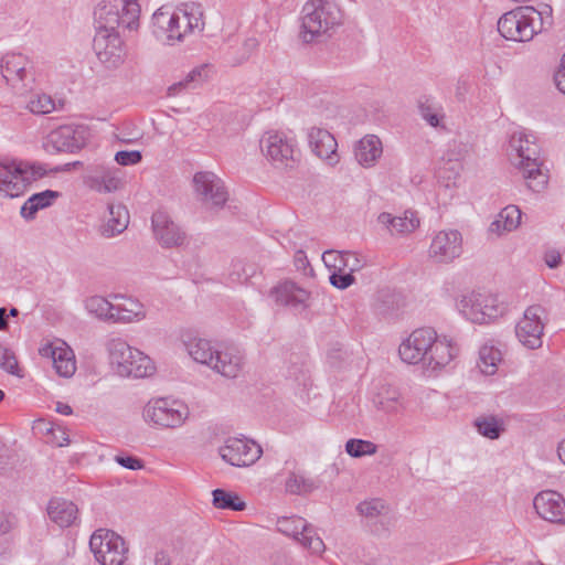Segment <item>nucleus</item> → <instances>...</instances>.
<instances>
[{
	"instance_id": "1",
	"label": "nucleus",
	"mask_w": 565,
	"mask_h": 565,
	"mask_svg": "<svg viewBox=\"0 0 565 565\" xmlns=\"http://www.w3.org/2000/svg\"><path fill=\"white\" fill-rule=\"evenodd\" d=\"M552 25L553 9L542 3L539 9L525 6L504 13L498 21V31L507 40L527 42Z\"/></svg>"
},
{
	"instance_id": "2",
	"label": "nucleus",
	"mask_w": 565,
	"mask_h": 565,
	"mask_svg": "<svg viewBox=\"0 0 565 565\" xmlns=\"http://www.w3.org/2000/svg\"><path fill=\"white\" fill-rule=\"evenodd\" d=\"M342 24V12L332 0H308L301 10V30L303 43L321 42L330 38Z\"/></svg>"
},
{
	"instance_id": "3",
	"label": "nucleus",
	"mask_w": 565,
	"mask_h": 565,
	"mask_svg": "<svg viewBox=\"0 0 565 565\" xmlns=\"http://www.w3.org/2000/svg\"><path fill=\"white\" fill-rule=\"evenodd\" d=\"M509 156L512 163L522 171L526 185L533 192H541L548 182V177L541 169L540 147L534 137L524 131H515L510 137Z\"/></svg>"
},
{
	"instance_id": "4",
	"label": "nucleus",
	"mask_w": 565,
	"mask_h": 565,
	"mask_svg": "<svg viewBox=\"0 0 565 565\" xmlns=\"http://www.w3.org/2000/svg\"><path fill=\"white\" fill-rule=\"evenodd\" d=\"M106 349L111 365L120 376L146 377L154 371L150 358L121 338L109 339Z\"/></svg>"
},
{
	"instance_id": "5",
	"label": "nucleus",
	"mask_w": 565,
	"mask_h": 565,
	"mask_svg": "<svg viewBox=\"0 0 565 565\" xmlns=\"http://www.w3.org/2000/svg\"><path fill=\"white\" fill-rule=\"evenodd\" d=\"M189 407L179 399L158 397L150 399L142 409L147 424L158 429H177L189 418Z\"/></svg>"
},
{
	"instance_id": "6",
	"label": "nucleus",
	"mask_w": 565,
	"mask_h": 565,
	"mask_svg": "<svg viewBox=\"0 0 565 565\" xmlns=\"http://www.w3.org/2000/svg\"><path fill=\"white\" fill-rule=\"evenodd\" d=\"M457 308L467 320L478 324L494 321L503 316L505 310L497 296L476 290L461 295L457 301Z\"/></svg>"
},
{
	"instance_id": "7",
	"label": "nucleus",
	"mask_w": 565,
	"mask_h": 565,
	"mask_svg": "<svg viewBox=\"0 0 565 565\" xmlns=\"http://www.w3.org/2000/svg\"><path fill=\"white\" fill-rule=\"evenodd\" d=\"M89 547L100 565H122L127 559L126 542L110 530H96L90 536Z\"/></svg>"
},
{
	"instance_id": "8",
	"label": "nucleus",
	"mask_w": 565,
	"mask_h": 565,
	"mask_svg": "<svg viewBox=\"0 0 565 565\" xmlns=\"http://www.w3.org/2000/svg\"><path fill=\"white\" fill-rule=\"evenodd\" d=\"M196 199L207 211L217 212L228 200V192L221 178L211 171H200L193 177Z\"/></svg>"
},
{
	"instance_id": "9",
	"label": "nucleus",
	"mask_w": 565,
	"mask_h": 565,
	"mask_svg": "<svg viewBox=\"0 0 565 565\" xmlns=\"http://www.w3.org/2000/svg\"><path fill=\"white\" fill-rule=\"evenodd\" d=\"M548 315L541 305L527 307L523 317L515 326V334L519 341L527 349L535 350L543 344V333Z\"/></svg>"
},
{
	"instance_id": "10",
	"label": "nucleus",
	"mask_w": 565,
	"mask_h": 565,
	"mask_svg": "<svg viewBox=\"0 0 565 565\" xmlns=\"http://www.w3.org/2000/svg\"><path fill=\"white\" fill-rule=\"evenodd\" d=\"M89 139V130L83 125H64L52 130L45 138L44 149L50 152L74 153L84 148Z\"/></svg>"
},
{
	"instance_id": "11",
	"label": "nucleus",
	"mask_w": 565,
	"mask_h": 565,
	"mask_svg": "<svg viewBox=\"0 0 565 565\" xmlns=\"http://www.w3.org/2000/svg\"><path fill=\"white\" fill-rule=\"evenodd\" d=\"M260 149L276 167L292 168L296 162V141L282 132H266L260 139Z\"/></svg>"
},
{
	"instance_id": "12",
	"label": "nucleus",
	"mask_w": 565,
	"mask_h": 565,
	"mask_svg": "<svg viewBox=\"0 0 565 565\" xmlns=\"http://www.w3.org/2000/svg\"><path fill=\"white\" fill-rule=\"evenodd\" d=\"M277 530L287 536H291L312 553L319 554L324 551V543L321 537L317 535L313 526L301 516L279 518Z\"/></svg>"
},
{
	"instance_id": "13",
	"label": "nucleus",
	"mask_w": 565,
	"mask_h": 565,
	"mask_svg": "<svg viewBox=\"0 0 565 565\" xmlns=\"http://www.w3.org/2000/svg\"><path fill=\"white\" fill-rule=\"evenodd\" d=\"M218 454L231 466L249 467L260 458L263 449L254 440L230 437L220 447Z\"/></svg>"
},
{
	"instance_id": "14",
	"label": "nucleus",
	"mask_w": 565,
	"mask_h": 565,
	"mask_svg": "<svg viewBox=\"0 0 565 565\" xmlns=\"http://www.w3.org/2000/svg\"><path fill=\"white\" fill-rule=\"evenodd\" d=\"M180 23L185 28L191 26V22L186 20V12L159 8L152 15L153 34L169 45L181 42Z\"/></svg>"
},
{
	"instance_id": "15",
	"label": "nucleus",
	"mask_w": 565,
	"mask_h": 565,
	"mask_svg": "<svg viewBox=\"0 0 565 565\" xmlns=\"http://www.w3.org/2000/svg\"><path fill=\"white\" fill-rule=\"evenodd\" d=\"M435 330L431 328H419L414 330L398 348V354L407 364L425 365L429 345L434 343Z\"/></svg>"
},
{
	"instance_id": "16",
	"label": "nucleus",
	"mask_w": 565,
	"mask_h": 565,
	"mask_svg": "<svg viewBox=\"0 0 565 565\" xmlns=\"http://www.w3.org/2000/svg\"><path fill=\"white\" fill-rule=\"evenodd\" d=\"M152 231L157 242L163 248L183 247L189 238L185 231L168 213L157 211L151 217Z\"/></svg>"
},
{
	"instance_id": "17",
	"label": "nucleus",
	"mask_w": 565,
	"mask_h": 565,
	"mask_svg": "<svg viewBox=\"0 0 565 565\" xmlns=\"http://www.w3.org/2000/svg\"><path fill=\"white\" fill-rule=\"evenodd\" d=\"M93 49L97 58L107 68H116L124 62V43L118 32L97 31L93 40Z\"/></svg>"
},
{
	"instance_id": "18",
	"label": "nucleus",
	"mask_w": 565,
	"mask_h": 565,
	"mask_svg": "<svg viewBox=\"0 0 565 565\" xmlns=\"http://www.w3.org/2000/svg\"><path fill=\"white\" fill-rule=\"evenodd\" d=\"M462 254V236L457 230L438 232L430 243L429 257L441 264L451 263Z\"/></svg>"
},
{
	"instance_id": "19",
	"label": "nucleus",
	"mask_w": 565,
	"mask_h": 565,
	"mask_svg": "<svg viewBox=\"0 0 565 565\" xmlns=\"http://www.w3.org/2000/svg\"><path fill=\"white\" fill-rule=\"evenodd\" d=\"M533 505L540 518L554 524H565V499L554 490H544L534 497Z\"/></svg>"
},
{
	"instance_id": "20",
	"label": "nucleus",
	"mask_w": 565,
	"mask_h": 565,
	"mask_svg": "<svg viewBox=\"0 0 565 565\" xmlns=\"http://www.w3.org/2000/svg\"><path fill=\"white\" fill-rule=\"evenodd\" d=\"M42 358L51 359L55 372L62 377H71L76 371L73 350L65 342L46 343L39 349Z\"/></svg>"
},
{
	"instance_id": "21",
	"label": "nucleus",
	"mask_w": 565,
	"mask_h": 565,
	"mask_svg": "<svg viewBox=\"0 0 565 565\" xmlns=\"http://www.w3.org/2000/svg\"><path fill=\"white\" fill-rule=\"evenodd\" d=\"M244 365V353L235 347H227L224 350H217L211 369L224 377L236 379Z\"/></svg>"
},
{
	"instance_id": "22",
	"label": "nucleus",
	"mask_w": 565,
	"mask_h": 565,
	"mask_svg": "<svg viewBox=\"0 0 565 565\" xmlns=\"http://www.w3.org/2000/svg\"><path fill=\"white\" fill-rule=\"evenodd\" d=\"M308 141L317 157L327 160L331 166L339 161L337 140L327 129L312 127L308 132Z\"/></svg>"
},
{
	"instance_id": "23",
	"label": "nucleus",
	"mask_w": 565,
	"mask_h": 565,
	"mask_svg": "<svg viewBox=\"0 0 565 565\" xmlns=\"http://www.w3.org/2000/svg\"><path fill=\"white\" fill-rule=\"evenodd\" d=\"M94 20L96 32L102 30H107L109 33L117 32L119 26L127 29L124 22V10L115 0L99 2L94 11Z\"/></svg>"
},
{
	"instance_id": "24",
	"label": "nucleus",
	"mask_w": 565,
	"mask_h": 565,
	"mask_svg": "<svg viewBox=\"0 0 565 565\" xmlns=\"http://www.w3.org/2000/svg\"><path fill=\"white\" fill-rule=\"evenodd\" d=\"M118 170L104 164L93 166L87 177L88 185L99 193H110L121 186Z\"/></svg>"
},
{
	"instance_id": "25",
	"label": "nucleus",
	"mask_w": 565,
	"mask_h": 565,
	"mask_svg": "<svg viewBox=\"0 0 565 565\" xmlns=\"http://www.w3.org/2000/svg\"><path fill=\"white\" fill-rule=\"evenodd\" d=\"M372 404L386 415H396L405 408L399 390L390 384L380 385L372 396Z\"/></svg>"
},
{
	"instance_id": "26",
	"label": "nucleus",
	"mask_w": 565,
	"mask_h": 565,
	"mask_svg": "<svg viewBox=\"0 0 565 565\" xmlns=\"http://www.w3.org/2000/svg\"><path fill=\"white\" fill-rule=\"evenodd\" d=\"M458 349L446 337L438 338L435 332V340L429 345L428 355L425 362V367L430 370L441 369L448 365L457 355Z\"/></svg>"
},
{
	"instance_id": "27",
	"label": "nucleus",
	"mask_w": 565,
	"mask_h": 565,
	"mask_svg": "<svg viewBox=\"0 0 565 565\" xmlns=\"http://www.w3.org/2000/svg\"><path fill=\"white\" fill-rule=\"evenodd\" d=\"M0 178V194L8 198H15L21 195L26 186L29 178L21 166L12 163L11 166H3Z\"/></svg>"
},
{
	"instance_id": "28",
	"label": "nucleus",
	"mask_w": 565,
	"mask_h": 565,
	"mask_svg": "<svg viewBox=\"0 0 565 565\" xmlns=\"http://www.w3.org/2000/svg\"><path fill=\"white\" fill-rule=\"evenodd\" d=\"M382 152V142L375 135H366L354 147L355 159L364 168L373 167Z\"/></svg>"
},
{
	"instance_id": "29",
	"label": "nucleus",
	"mask_w": 565,
	"mask_h": 565,
	"mask_svg": "<svg viewBox=\"0 0 565 565\" xmlns=\"http://www.w3.org/2000/svg\"><path fill=\"white\" fill-rule=\"evenodd\" d=\"M109 216L100 226L103 237L111 238L121 234L129 224V212L122 204H108Z\"/></svg>"
},
{
	"instance_id": "30",
	"label": "nucleus",
	"mask_w": 565,
	"mask_h": 565,
	"mask_svg": "<svg viewBox=\"0 0 565 565\" xmlns=\"http://www.w3.org/2000/svg\"><path fill=\"white\" fill-rule=\"evenodd\" d=\"M377 222L390 230L391 234H409L419 226V220L414 212H405L404 216H393L383 212L379 215Z\"/></svg>"
},
{
	"instance_id": "31",
	"label": "nucleus",
	"mask_w": 565,
	"mask_h": 565,
	"mask_svg": "<svg viewBox=\"0 0 565 565\" xmlns=\"http://www.w3.org/2000/svg\"><path fill=\"white\" fill-rule=\"evenodd\" d=\"M271 294L276 302L284 306H305L309 299V292L306 289L288 280L275 287Z\"/></svg>"
},
{
	"instance_id": "32",
	"label": "nucleus",
	"mask_w": 565,
	"mask_h": 565,
	"mask_svg": "<svg viewBox=\"0 0 565 565\" xmlns=\"http://www.w3.org/2000/svg\"><path fill=\"white\" fill-rule=\"evenodd\" d=\"M77 507L64 499H52L47 505L50 519L61 527L71 526L77 519Z\"/></svg>"
},
{
	"instance_id": "33",
	"label": "nucleus",
	"mask_w": 565,
	"mask_h": 565,
	"mask_svg": "<svg viewBox=\"0 0 565 565\" xmlns=\"http://www.w3.org/2000/svg\"><path fill=\"white\" fill-rule=\"evenodd\" d=\"M26 57L22 54H7L1 60V73L8 84L15 85L26 76Z\"/></svg>"
},
{
	"instance_id": "34",
	"label": "nucleus",
	"mask_w": 565,
	"mask_h": 565,
	"mask_svg": "<svg viewBox=\"0 0 565 565\" xmlns=\"http://www.w3.org/2000/svg\"><path fill=\"white\" fill-rule=\"evenodd\" d=\"M58 195V192L52 190H45L33 194L21 207L22 217L25 220H33L38 211L50 206Z\"/></svg>"
},
{
	"instance_id": "35",
	"label": "nucleus",
	"mask_w": 565,
	"mask_h": 565,
	"mask_svg": "<svg viewBox=\"0 0 565 565\" xmlns=\"http://www.w3.org/2000/svg\"><path fill=\"white\" fill-rule=\"evenodd\" d=\"M186 350L190 356L198 363L211 367L214 356L217 352L209 340L192 339L186 343Z\"/></svg>"
},
{
	"instance_id": "36",
	"label": "nucleus",
	"mask_w": 565,
	"mask_h": 565,
	"mask_svg": "<svg viewBox=\"0 0 565 565\" xmlns=\"http://www.w3.org/2000/svg\"><path fill=\"white\" fill-rule=\"evenodd\" d=\"M318 482L298 472H290L285 482L287 493L296 495H307L318 489Z\"/></svg>"
},
{
	"instance_id": "37",
	"label": "nucleus",
	"mask_w": 565,
	"mask_h": 565,
	"mask_svg": "<svg viewBox=\"0 0 565 565\" xmlns=\"http://www.w3.org/2000/svg\"><path fill=\"white\" fill-rule=\"evenodd\" d=\"M146 318L143 305L137 300H130L129 307L115 306L113 322L131 323Z\"/></svg>"
},
{
	"instance_id": "38",
	"label": "nucleus",
	"mask_w": 565,
	"mask_h": 565,
	"mask_svg": "<svg viewBox=\"0 0 565 565\" xmlns=\"http://www.w3.org/2000/svg\"><path fill=\"white\" fill-rule=\"evenodd\" d=\"M501 351L493 345L484 344L479 351L480 371L486 375H493L498 370V363L501 361Z\"/></svg>"
},
{
	"instance_id": "39",
	"label": "nucleus",
	"mask_w": 565,
	"mask_h": 565,
	"mask_svg": "<svg viewBox=\"0 0 565 565\" xmlns=\"http://www.w3.org/2000/svg\"><path fill=\"white\" fill-rule=\"evenodd\" d=\"M87 311L97 318L111 321L114 318L115 305L102 296H92L85 300Z\"/></svg>"
},
{
	"instance_id": "40",
	"label": "nucleus",
	"mask_w": 565,
	"mask_h": 565,
	"mask_svg": "<svg viewBox=\"0 0 565 565\" xmlns=\"http://www.w3.org/2000/svg\"><path fill=\"white\" fill-rule=\"evenodd\" d=\"M213 504L217 509L243 511L246 508L245 502L236 494L223 489H215L212 492Z\"/></svg>"
},
{
	"instance_id": "41",
	"label": "nucleus",
	"mask_w": 565,
	"mask_h": 565,
	"mask_svg": "<svg viewBox=\"0 0 565 565\" xmlns=\"http://www.w3.org/2000/svg\"><path fill=\"white\" fill-rule=\"evenodd\" d=\"M419 114L422 118L431 127L439 128L444 127L445 113L443 107L430 99H426L425 102H420Z\"/></svg>"
},
{
	"instance_id": "42",
	"label": "nucleus",
	"mask_w": 565,
	"mask_h": 565,
	"mask_svg": "<svg viewBox=\"0 0 565 565\" xmlns=\"http://www.w3.org/2000/svg\"><path fill=\"white\" fill-rule=\"evenodd\" d=\"M478 433L489 439H497L503 431L502 423L494 416H480L475 420Z\"/></svg>"
},
{
	"instance_id": "43",
	"label": "nucleus",
	"mask_w": 565,
	"mask_h": 565,
	"mask_svg": "<svg viewBox=\"0 0 565 565\" xmlns=\"http://www.w3.org/2000/svg\"><path fill=\"white\" fill-rule=\"evenodd\" d=\"M182 12H186V20L191 22V26L185 28L183 23H180L181 41L186 36V34L192 33L195 30L201 32L204 29L203 11L201 6L192 4L182 10Z\"/></svg>"
},
{
	"instance_id": "44",
	"label": "nucleus",
	"mask_w": 565,
	"mask_h": 565,
	"mask_svg": "<svg viewBox=\"0 0 565 565\" xmlns=\"http://www.w3.org/2000/svg\"><path fill=\"white\" fill-rule=\"evenodd\" d=\"M124 10V22L128 30H135L139 25L140 6L138 0H115Z\"/></svg>"
},
{
	"instance_id": "45",
	"label": "nucleus",
	"mask_w": 565,
	"mask_h": 565,
	"mask_svg": "<svg viewBox=\"0 0 565 565\" xmlns=\"http://www.w3.org/2000/svg\"><path fill=\"white\" fill-rule=\"evenodd\" d=\"M376 450L377 446L369 440L349 439L345 444V451L353 458L374 455Z\"/></svg>"
},
{
	"instance_id": "46",
	"label": "nucleus",
	"mask_w": 565,
	"mask_h": 565,
	"mask_svg": "<svg viewBox=\"0 0 565 565\" xmlns=\"http://www.w3.org/2000/svg\"><path fill=\"white\" fill-rule=\"evenodd\" d=\"M359 513L367 519H375L388 511L387 505L382 499L365 500L356 507Z\"/></svg>"
},
{
	"instance_id": "47",
	"label": "nucleus",
	"mask_w": 565,
	"mask_h": 565,
	"mask_svg": "<svg viewBox=\"0 0 565 565\" xmlns=\"http://www.w3.org/2000/svg\"><path fill=\"white\" fill-rule=\"evenodd\" d=\"M499 215L503 220V230L511 232L520 225L522 213L518 206L508 205L499 213Z\"/></svg>"
},
{
	"instance_id": "48",
	"label": "nucleus",
	"mask_w": 565,
	"mask_h": 565,
	"mask_svg": "<svg viewBox=\"0 0 565 565\" xmlns=\"http://www.w3.org/2000/svg\"><path fill=\"white\" fill-rule=\"evenodd\" d=\"M0 367L12 375L19 374L18 361L13 351L2 343H0Z\"/></svg>"
},
{
	"instance_id": "49",
	"label": "nucleus",
	"mask_w": 565,
	"mask_h": 565,
	"mask_svg": "<svg viewBox=\"0 0 565 565\" xmlns=\"http://www.w3.org/2000/svg\"><path fill=\"white\" fill-rule=\"evenodd\" d=\"M28 107L34 114H49L55 108V105L51 96L42 94L32 97Z\"/></svg>"
},
{
	"instance_id": "50",
	"label": "nucleus",
	"mask_w": 565,
	"mask_h": 565,
	"mask_svg": "<svg viewBox=\"0 0 565 565\" xmlns=\"http://www.w3.org/2000/svg\"><path fill=\"white\" fill-rule=\"evenodd\" d=\"M345 254L347 252H338V250H326L322 254V260L324 265L335 270H345Z\"/></svg>"
},
{
	"instance_id": "51",
	"label": "nucleus",
	"mask_w": 565,
	"mask_h": 565,
	"mask_svg": "<svg viewBox=\"0 0 565 565\" xmlns=\"http://www.w3.org/2000/svg\"><path fill=\"white\" fill-rule=\"evenodd\" d=\"M256 273L253 265H245L242 262H235L232 265L231 277L235 281H247Z\"/></svg>"
},
{
	"instance_id": "52",
	"label": "nucleus",
	"mask_w": 565,
	"mask_h": 565,
	"mask_svg": "<svg viewBox=\"0 0 565 565\" xmlns=\"http://www.w3.org/2000/svg\"><path fill=\"white\" fill-rule=\"evenodd\" d=\"M330 282L338 289H345L354 282V277L345 270H335L330 275Z\"/></svg>"
},
{
	"instance_id": "53",
	"label": "nucleus",
	"mask_w": 565,
	"mask_h": 565,
	"mask_svg": "<svg viewBox=\"0 0 565 565\" xmlns=\"http://www.w3.org/2000/svg\"><path fill=\"white\" fill-rule=\"evenodd\" d=\"M142 156L138 150H121L115 154V161L120 166H134L141 161Z\"/></svg>"
},
{
	"instance_id": "54",
	"label": "nucleus",
	"mask_w": 565,
	"mask_h": 565,
	"mask_svg": "<svg viewBox=\"0 0 565 565\" xmlns=\"http://www.w3.org/2000/svg\"><path fill=\"white\" fill-rule=\"evenodd\" d=\"M206 77V66L202 65L192 70L185 77L184 81L174 84L170 89L175 87H186L190 83L193 82H203Z\"/></svg>"
},
{
	"instance_id": "55",
	"label": "nucleus",
	"mask_w": 565,
	"mask_h": 565,
	"mask_svg": "<svg viewBox=\"0 0 565 565\" xmlns=\"http://www.w3.org/2000/svg\"><path fill=\"white\" fill-rule=\"evenodd\" d=\"M115 461L121 467L130 470H139L145 467L143 461L135 456L117 455Z\"/></svg>"
},
{
	"instance_id": "56",
	"label": "nucleus",
	"mask_w": 565,
	"mask_h": 565,
	"mask_svg": "<svg viewBox=\"0 0 565 565\" xmlns=\"http://www.w3.org/2000/svg\"><path fill=\"white\" fill-rule=\"evenodd\" d=\"M543 259L546 266L552 269L557 268L562 264V255L554 248L547 249L544 253Z\"/></svg>"
},
{
	"instance_id": "57",
	"label": "nucleus",
	"mask_w": 565,
	"mask_h": 565,
	"mask_svg": "<svg viewBox=\"0 0 565 565\" xmlns=\"http://www.w3.org/2000/svg\"><path fill=\"white\" fill-rule=\"evenodd\" d=\"M450 156L449 161L456 160L459 161L461 158H463L468 153V145L463 142H457L454 141L450 145Z\"/></svg>"
},
{
	"instance_id": "58",
	"label": "nucleus",
	"mask_w": 565,
	"mask_h": 565,
	"mask_svg": "<svg viewBox=\"0 0 565 565\" xmlns=\"http://www.w3.org/2000/svg\"><path fill=\"white\" fill-rule=\"evenodd\" d=\"M554 81H555V84H556L557 88L559 89V92L565 94V52L561 60L558 70L556 71V73L554 75Z\"/></svg>"
},
{
	"instance_id": "59",
	"label": "nucleus",
	"mask_w": 565,
	"mask_h": 565,
	"mask_svg": "<svg viewBox=\"0 0 565 565\" xmlns=\"http://www.w3.org/2000/svg\"><path fill=\"white\" fill-rule=\"evenodd\" d=\"M362 268V263L354 253L347 252L345 254V270L353 273Z\"/></svg>"
},
{
	"instance_id": "60",
	"label": "nucleus",
	"mask_w": 565,
	"mask_h": 565,
	"mask_svg": "<svg viewBox=\"0 0 565 565\" xmlns=\"http://www.w3.org/2000/svg\"><path fill=\"white\" fill-rule=\"evenodd\" d=\"M503 225V220L500 217V215L498 214V217L490 224V232L492 233H497V234H502L503 232H505L502 227Z\"/></svg>"
},
{
	"instance_id": "61",
	"label": "nucleus",
	"mask_w": 565,
	"mask_h": 565,
	"mask_svg": "<svg viewBox=\"0 0 565 565\" xmlns=\"http://www.w3.org/2000/svg\"><path fill=\"white\" fill-rule=\"evenodd\" d=\"M154 564L156 565H170L171 562H170L169 555L163 551L156 553Z\"/></svg>"
},
{
	"instance_id": "62",
	"label": "nucleus",
	"mask_w": 565,
	"mask_h": 565,
	"mask_svg": "<svg viewBox=\"0 0 565 565\" xmlns=\"http://www.w3.org/2000/svg\"><path fill=\"white\" fill-rule=\"evenodd\" d=\"M295 263L298 268H305L308 265V259L303 250H297L295 255Z\"/></svg>"
},
{
	"instance_id": "63",
	"label": "nucleus",
	"mask_w": 565,
	"mask_h": 565,
	"mask_svg": "<svg viewBox=\"0 0 565 565\" xmlns=\"http://www.w3.org/2000/svg\"><path fill=\"white\" fill-rule=\"evenodd\" d=\"M56 412L62 415H71L73 413V409L68 404L58 402L56 404Z\"/></svg>"
},
{
	"instance_id": "64",
	"label": "nucleus",
	"mask_w": 565,
	"mask_h": 565,
	"mask_svg": "<svg viewBox=\"0 0 565 565\" xmlns=\"http://www.w3.org/2000/svg\"><path fill=\"white\" fill-rule=\"evenodd\" d=\"M557 454L563 463H565V439L558 444Z\"/></svg>"
}]
</instances>
